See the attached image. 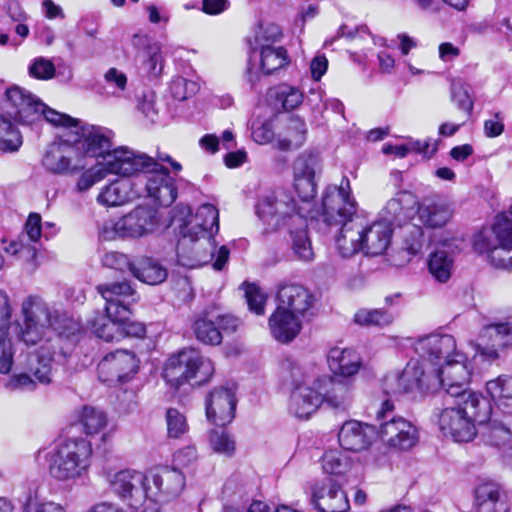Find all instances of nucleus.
Returning <instances> with one entry per match:
<instances>
[{
    "mask_svg": "<svg viewBox=\"0 0 512 512\" xmlns=\"http://www.w3.org/2000/svg\"><path fill=\"white\" fill-rule=\"evenodd\" d=\"M144 68L146 71L157 77L163 70V57L161 55V47L158 43L149 46L148 52L145 54Z\"/></svg>",
    "mask_w": 512,
    "mask_h": 512,
    "instance_id": "obj_60",
    "label": "nucleus"
},
{
    "mask_svg": "<svg viewBox=\"0 0 512 512\" xmlns=\"http://www.w3.org/2000/svg\"><path fill=\"white\" fill-rule=\"evenodd\" d=\"M428 243L421 226L408 223L403 227V249L409 255L416 256L423 253Z\"/></svg>",
    "mask_w": 512,
    "mask_h": 512,
    "instance_id": "obj_47",
    "label": "nucleus"
},
{
    "mask_svg": "<svg viewBox=\"0 0 512 512\" xmlns=\"http://www.w3.org/2000/svg\"><path fill=\"white\" fill-rule=\"evenodd\" d=\"M303 319L276 305L275 310L269 316L268 327L274 339L281 343H289L301 332Z\"/></svg>",
    "mask_w": 512,
    "mask_h": 512,
    "instance_id": "obj_28",
    "label": "nucleus"
},
{
    "mask_svg": "<svg viewBox=\"0 0 512 512\" xmlns=\"http://www.w3.org/2000/svg\"><path fill=\"white\" fill-rule=\"evenodd\" d=\"M198 459V453L194 446L189 445L177 450L172 459L173 468H178L181 471L192 467Z\"/></svg>",
    "mask_w": 512,
    "mask_h": 512,
    "instance_id": "obj_61",
    "label": "nucleus"
},
{
    "mask_svg": "<svg viewBox=\"0 0 512 512\" xmlns=\"http://www.w3.org/2000/svg\"><path fill=\"white\" fill-rule=\"evenodd\" d=\"M255 209L267 231L305 225V218L300 214L296 200L289 191L282 188L261 195Z\"/></svg>",
    "mask_w": 512,
    "mask_h": 512,
    "instance_id": "obj_7",
    "label": "nucleus"
},
{
    "mask_svg": "<svg viewBox=\"0 0 512 512\" xmlns=\"http://www.w3.org/2000/svg\"><path fill=\"white\" fill-rule=\"evenodd\" d=\"M351 460L342 451L329 450L322 457V467L327 474L340 475L348 471Z\"/></svg>",
    "mask_w": 512,
    "mask_h": 512,
    "instance_id": "obj_51",
    "label": "nucleus"
},
{
    "mask_svg": "<svg viewBox=\"0 0 512 512\" xmlns=\"http://www.w3.org/2000/svg\"><path fill=\"white\" fill-rule=\"evenodd\" d=\"M475 501L478 512H508L509 510L499 485L493 482L477 486Z\"/></svg>",
    "mask_w": 512,
    "mask_h": 512,
    "instance_id": "obj_37",
    "label": "nucleus"
},
{
    "mask_svg": "<svg viewBox=\"0 0 512 512\" xmlns=\"http://www.w3.org/2000/svg\"><path fill=\"white\" fill-rule=\"evenodd\" d=\"M505 421L497 418L486 419L483 437L489 445L501 446L510 442L512 437V416L505 415Z\"/></svg>",
    "mask_w": 512,
    "mask_h": 512,
    "instance_id": "obj_42",
    "label": "nucleus"
},
{
    "mask_svg": "<svg viewBox=\"0 0 512 512\" xmlns=\"http://www.w3.org/2000/svg\"><path fill=\"white\" fill-rule=\"evenodd\" d=\"M96 290L105 300L104 313L96 311L87 325L97 338L119 342L124 339L123 321L132 315V306L139 296L127 281L100 284Z\"/></svg>",
    "mask_w": 512,
    "mask_h": 512,
    "instance_id": "obj_3",
    "label": "nucleus"
},
{
    "mask_svg": "<svg viewBox=\"0 0 512 512\" xmlns=\"http://www.w3.org/2000/svg\"><path fill=\"white\" fill-rule=\"evenodd\" d=\"M196 83L183 77H175L170 84L172 96L179 101L187 99L195 92Z\"/></svg>",
    "mask_w": 512,
    "mask_h": 512,
    "instance_id": "obj_62",
    "label": "nucleus"
},
{
    "mask_svg": "<svg viewBox=\"0 0 512 512\" xmlns=\"http://www.w3.org/2000/svg\"><path fill=\"white\" fill-rule=\"evenodd\" d=\"M432 369L420 360L411 359L401 373L386 377L385 384L394 394L412 391H435L432 383Z\"/></svg>",
    "mask_w": 512,
    "mask_h": 512,
    "instance_id": "obj_16",
    "label": "nucleus"
},
{
    "mask_svg": "<svg viewBox=\"0 0 512 512\" xmlns=\"http://www.w3.org/2000/svg\"><path fill=\"white\" fill-rule=\"evenodd\" d=\"M23 324L20 326V339L26 345H39L29 355L28 368L42 384L51 382L54 336L71 337L80 333V324L72 318L53 312L40 297L30 295L21 305Z\"/></svg>",
    "mask_w": 512,
    "mask_h": 512,
    "instance_id": "obj_1",
    "label": "nucleus"
},
{
    "mask_svg": "<svg viewBox=\"0 0 512 512\" xmlns=\"http://www.w3.org/2000/svg\"><path fill=\"white\" fill-rule=\"evenodd\" d=\"M106 176L105 171L98 162L94 167H91L80 175L77 181V189L80 192H85L93 185L103 180Z\"/></svg>",
    "mask_w": 512,
    "mask_h": 512,
    "instance_id": "obj_59",
    "label": "nucleus"
},
{
    "mask_svg": "<svg viewBox=\"0 0 512 512\" xmlns=\"http://www.w3.org/2000/svg\"><path fill=\"white\" fill-rule=\"evenodd\" d=\"M6 99L15 108V120L22 124H33L44 119L54 126L76 127L78 120L46 106L31 92L19 86L6 90Z\"/></svg>",
    "mask_w": 512,
    "mask_h": 512,
    "instance_id": "obj_8",
    "label": "nucleus"
},
{
    "mask_svg": "<svg viewBox=\"0 0 512 512\" xmlns=\"http://www.w3.org/2000/svg\"><path fill=\"white\" fill-rule=\"evenodd\" d=\"M147 173H150L145 184L148 196L160 206H170L177 198L174 179L169 175L167 169L161 167L158 162L156 169L148 170Z\"/></svg>",
    "mask_w": 512,
    "mask_h": 512,
    "instance_id": "obj_27",
    "label": "nucleus"
},
{
    "mask_svg": "<svg viewBox=\"0 0 512 512\" xmlns=\"http://www.w3.org/2000/svg\"><path fill=\"white\" fill-rule=\"evenodd\" d=\"M172 223L178 230L177 262L194 269L210 263L220 271L229 259L230 251L222 245L216 250L215 235L219 231V212L212 204H202L195 214L188 206L178 205L174 209Z\"/></svg>",
    "mask_w": 512,
    "mask_h": 512,
    "instance_id": "obj_2",
    "label": "nucleus"
},
{
    "mask_svg": "<svg viewBox=\"0 0 512 512\" xmlns=\"http://www.w3.org/2000/svg\"><path fill=\"white\" fill-rule=\"evenodd\" d=\"M354 322L361 326L383 327L393 322V315L382 309H359L354 315Z\"/></svg>",
    "mask_w": 512,
    "mask_h": 512,
    "instance_id": "obj_50",
    "label": "nucleus"
},
{
    "mask_svg": "<svg viewBox=\"0 0 512 512\" xmlns=\"http://www.w3.org/2000/svg\"><path fill=\"white\" fill-rule=\"evenodd\" d=\"M131 273L135 278L149 285L163 283L168 277V270L158 260L151 257H140L133 262Z\"/></svg>",
    "mask_w": 512,
    "mask_h": 512,
    "instance_id": "obj_38",
    "label": "nucleus"
},
{
    "mask_svg": "<svg viewBox=\"0 0 512 512\" xmlns=\"http://www.w3.org/2000/svg\"><path fill=\"white\" fill-rule=\"evenodd\" d=\"M351 188L347 177L339 187L327 189L322 199V216L328 226H338L355 219L356 202L350 196Z\"/></svg>",
    "mask_w": 512,
    "mask_h": 512,
    "instance_id": "obj_14",
    "label": "nucleus"
},
{
    "mask_svg": "<svg viewBox=\"0 0 512 512\" xmlns=\"http://www.w3.org/2000/svg\"><path fill=\"white\" fill-rule=\"evenodd\" d=\"M109 487L132 508H137L147 499V473L125 469L110 475Z\"/></svg>",
    "mask_w": 512,
    "mask_h": 512,
    "instance_id": "obj_18",
    "label": "nucleus"
},
{
    "mask_svg": "<svg viewBox=\"0 0 512 512\" xmlns=\"http://www.w3.org/2000/svg\"><path fill=\"white\" fill-rule=\"evenodd\" d=\"M491 414V406L480 394H464L462 398H444V408L436 413L444 436L455 442H469L477 434L476 425H483Z\"/></svg>",
    "mask_w": 512,
    "mask_h": 512,
    "instance_id": "obj_4",
    "label": "nucleus"
},
{
    "mask_svg": "<svg viewBox=\"0 0 512 512\" xmlns=\"http://www.w3.org/2000/svg\"><path fill=\"white\" fill-rule=\"evenodd\" d=\"M315 384L321 390L323 403L337 410H346L350 406V388L344 382L323 376L316 378Z\"/></svg>",
    "mask_w": 512,
    "mask_h": 512,
    "instance_id": "obj_32",
    "label": "nucleus"
},
{
    "mask_svg": "<svg viewBox=\"0 0 512 512\" xmlns=\"http://www.w3.org/2000/svg\"><path fill=\"white\" fill-rule=\"evenodd\" d=\"M138 194L131 181L115 180L101 189L97 202L103 206L116 207L134 200Z\"/></svg>",
    "mask_w": 512,
    "mask_h": 512,
    "instance_id": "obj_36",
    "label": "nucleus"
},
{
    "mask_svg": "<svg viewBox=\"0 0 512 512\" xmlns=\"http://www.w3.org/2000/svg\"><path fill=\"white\" fill-rule=\"evenodd\" d=\"M282 29L275 23H262L255 32V43L262 48L263 45H274L282 38Z\"/></svg>",
    "mask_w": 512,
    "mask_h": 512,
    "instance_id": "obj_55",
    "label": "nucleus"
},
{
    "mask_svg": "<svg viewBox=\"0 0 512 512\" xmlns=\"http://www.w3.org/2000/svg\"><path fill=\"white\" fill-rule=\"evenodd\" d=\"M270 99L274 100L276 107H281L284 111L296 109L303 103V92L295 86L281 84L269 90Z\"/></svg>",
    "mask_w": 512,
    "mask_h": 512,
    "instance_id": "obj_43",
    "label": "nucleus"
},
{
    "mask_svg": "<svg viewBox=\"0 0 512 512\" xmlns=\"http://www.w3.org/2000/svg\"><path fill=\"white\" fill-rule=\"evenodd\" d=\"M78 421L84 433L88 436L99 434L108 424L106 413L101 409L91 406H84L81 409Z\"/></svg>",
    "mask_w": 512,
    "mask_h": 512,
    "instance_id": "obj_46",
    "label": "nucleus"
},
{
    "mask_svg": "<svg viewBox=\"0 0 512 512\" xmlns=\"http://www.w3.org/2000/svg\"><path fill=\"white\" fill-rule=\"evenodd\" d=\"M480 340L500 350L512 346V324L499 323L485 326L480 332Z\"/></svg>",
    "mask_w": 512,
    "mask_h": 512,
    "instance_id": "obj_44",
    "label": "nucleus"
},
{
    "mask_svg": "<svg viewBox=\"0 0 512 512\" xmlns=\"http://www.w3.org/2000/svg\"><path fill=\"white\" fill-rule=\"evenodd\" d=\"M23 512H66L64 507L53 501H42L37 496L28 495L24 504Z\"/></svg>",
    "mask_w": 512,
    "mask_h": 512,
    "instance_id": "obj_58",
    "label": "nucleus"
},
{
    "mask_svg": "<svg viewBox=\"0 0 512 512\" xmlns=\"http://www.w3.org/2000/svg\"><path fill=\"white\" fill-rule=\"evenodd\" d=\"M196 339L206 345H219L222 342V333L214 321L207 317H199L193 324Z\"/></svg>",
    "mask_w": 512,
    "mask_h": 512,
    "instance_id": "obj_48",
    "label": "nucleus"
},
{
    "mask_svg": "<svg viewBox=\"0 0 512 512\" xmlns=\"http://www.w3.org/2000/svg\"><path fill=\"white\" fill-rule=\"evenodd\" d=\"M73 148L65 142L52 143L42 160L43 166L53 174H68L77 170L71 163Z\"/></svg>",
    "mask_w": 512,
    "mask_h": 512,
    "instance_id": "obj_35",
    "label": "nucleus"
},
{
    "mask_svg": "<svg viewBox=\"0 0 512 512\" xmlns=\"http://www.w3.org/2000/svg\"><path fill=\"white\" fill-rule=\"evenodd\" d=\"M22 145V136L8 119L0 116V150L5 153L18 151Z\"/></svg>",
    "mask_w": 512,
    "mask_h": 512,
    "instance_id": "obj_49",
    "label": "nucleus"
},
{
    "mask_svg": "<svg viewBox=\"0 0 512 512\" xmlns=\"http://www.w3.org/2000/svg\"><path fill=\"white\" fill-rule=\"evenodd\" d=\"M440 244L446 250L434 252L429 259V270L431 274L440 282H446L451 275L453 260L448 252H460L465 247V240L462 237L445 238Z\"/></svg>",
    "mask_w": 512,
    "mask_h": 512,
    "instance_id": "obj_30",
    "label": "nucleus"
},
{
    "mask_svg": "<svg viewBox=\"0 0 512 512\" xmlns=\"http://www.w3.org/2000/svg\"><path fill=\"white\" fill-rule=\"evenodd\" d=\"M235 409V390L231 387L214 388L206 398L207 419L219 427H223L233 420Z\"/></svg>",
    "mask_w": 512,
    "mask_h": 512,
    "instance_id": "obj_23",
    "label": "nucleus"
},
{
    "mask_svg": "<svg viewBox=\"0 0 512 512\" xmlns=\"http://www.w3.org/2000/svg\"><path fill=\"white\" fill-rule=\"evenodd\" d=\"M307 125L299 116H291L283 133L279 134L275 147L281 151H290L300 148L306 141Z\"/></svg>",
    "mask_w": 512,
    "mask_h": 512,
    "instance_id": "obj_39",
    "label": "nucleus"
},
{
    "mask_svg": "<svg viewBox=\"0 0 512 512\" xmlns=\"http://www.w3.org/2000/svg\"><path fill=\"white\" fill-rule=\"evenodd\" d=\"M56 68L54 63L44 57H37L32 60L28 67V73L32 78L49 80L55 76Z\"/></svg>",
    "mask_w": 512,
    "mask_h": 512,
    "instance_id": "obj_57",
    "label": "nucleus"
},
{
    "mask_svg": "<svg viewBox=\"0 0 512 512\" xmlns=\"http://www.w3.org/2000/svg\"><path fill=\"white\" fill-rule=\"evenodd\" d=\"M414 350L429 369L437 368L457 352L456 340L449 334L433 333L420 337L414 343Z\"/></svg>",
    "mask_w": 512,
    "mask_h": 512,
    "instance_id": "obj_19",
    "label": "nucleus"
},
{
    "mask_svg": "<svg viewBox=\"0 0 512 512\" xmlns=\"http://www.w3.org/2000/svg\"><path fill=\"white\" fill-rule=\"evenodd\" d=\"M139 359L132 351L116 350L108 353L98 364V377L103 383L113 385L130 380L139 369Z\"/></svg>",
    "mask_w": 512,
    "mask_h": 512,
    "instance_id": "obj_17",
    "label": "nucleus"
},
{
    "mask_svg": "<svg viewBox=\"0 0 512 512\" xmlns=\"http://www.w3.org/2000/svg\"><path fill=\"white\" fill-rule=\"evenodd\" d=\"M377 438V427L357 420L346 421L338 432L340 446L352 452L368 449Z\"/></svg>",
    "mask_w": 512,
    "mask_h": 512,
    "instance_id": "obj_25",
    "label": "nucleus"
},
{
    "mask_svg": "<svg viewBox=\"0 0 512 512\" xmlns=\"http://www.w3.org/2000/svg\"><path fill=\"white\" fill-rule=\"evenodd\" d=\"M101 261L103 266L118 271L126 269L131 271V266L133 265V262L125 254L116 251L106 252Z\"/></svg>",
    "mask_w": 512,
    "mask_h": 512,
    "instance_id": "obj_64",
    "label": "nucleus"
},
{
    "mask_svg": "<svg viewBox=\"0 0 512 512\" xmlns=\"http://www.w3.org/2000/svg\"><path fill=\"white\" fill-rule=\"evenodd\" d=\"M486 391L496 407L508 417H512V376L500 375L486 383Z\"/></svg>",
    "mask_w": 512,
    "mask_h": 512,
    "instance_id": "obj_40",
    "label": "nucleus"
},
{
    "mask_svg": "<svg viewBox=\"0 0 512 512\" xmlns=\"http://www.w3.org/2000/svg\"><path fill=\"white\" fill-rule=\"evenodd\" d=\"M91 455L92 445L87 439H66L50 452L49 473L59 481L78 479L86 474Z\"/></svg>",
    "mask_w": 512,
    "mask_h": 512,
    "instance_id": "obj_6",
    "label": "nucleus"
},
{
    "mask_svg": "<svg viewBox=\"0 0 512 512\" xmlns=\"http://www.w3.org/2000/svg\"><path fill=\"white\" fill-rule=\"evenodd\" d=\"M341 225L339 235L336 237V247L344 258L352 257L363 250V219L356 216L355 219Z\"/></svg>",
    "mask_w": 512,
    "mask_h": 512,
    "instance_id": "obj_31",
    "label": "nucleus"
},
{
    "mask_svg": "<svg viewBox=\"0 0 512 512\" xmlns=\"http://www.w3.org/2000/svg\"><path fill=\"white\" fill-rule=\"evenodd\" d=\"M165 419L169 438L179 439L189 431L187 418L178 409H167Z\"/></svg>",
    "mask_w": 512,
    "mask_h": 512,
    "instance_id": "obj_52",
    "label": "nucleus"
},
{
    "mask_svg": "<svg viewBox=\"0 0 512 512\" xmlns=\"http://www.w3.org/2000/svg\"><path fill=\"white\" fill-rule=\"evenodd\" d=\"M209 443L212 450L219 454L232 456L235 451V442L223 427L210 432Z\"/></svg>",
    "mask_w": 512,
    "mask_h": 512,
    "instance_id": "obj_54",
    "label": "nucleus"
},
{
    "mask_svg": "<svg viewBox=\"0 0 512 512\" xmlns=\"http://www.w3.org/2000/svg\"><path fill=\"white\" fill-rule=\"evenodd\" d=\"M246 302L250 311L257 315H263L267 296L255 284L244 283L243 285Z\"/></svg>",
    "mask_w": 512,
    "mask_h": 512,
    "instance_id": "obj_56",
    "label": "nucleus"
},
{
    "mask_svg": "<svg viewBox=\"0 0 512 512\" xmlns=\"http://www.w3.org/2000/svg\"><path fill=\"white\" fill-rule=\"evenodd\" d=\"M261 70L270 75L289 63L287 51L282 46L263 45L260 48Z\"/></svg>",
    "mask_w": 512,
    "mask_h": 512,
    "instance_id": "obj_45",
    "label": "nucleus"
},
{
    "mask_svg": "<svg viewBox=\"0 0 512 512\" xmlns=\"http://www.w3.org/2000/svg\"><path fill=\"white\" fill-rule=\"evenodd\" d=\"M296 231L290 230L292 237V249L299 259L303 261H310L314 257L311 242L308 238L307 231L304 226H297Z\"/></svg>",
    "mask_w": 512,
    "mask_h": 512,
    "instance_id": "obj_53",
    "label": "nucleus"
},
{
    "mask_svg": "<svg viewBox=\"0 0 512 512\" xmlns=\"http://www.w3.org/2000/svg\"><path fill=\"white\" fill-rule=\"evenodd\" d=\"M327 362L331 372L343 378L357 374L362 364L356 351L342 347L331 348L327 354Z\"/></svg>",
    "mask_w": 512,
    "mask_h": 512,
    "instance_id": "obj_33",
    "label": "nucleus"
},
{
    "mask_svg": "<svg viewBox=\"0 0 512 512\" xmlns=\"http://www.w3.org/2000/svg\"><path fill=\"white\" fill-rule=\"evenodd\" d=\"M413 197L410 193L401 191L391 198L382 210L383 220L390 227L392 224L401 226L411 215L410 205Z\"/></svg>",
    "mask_w": 512,
    "mask_h": 512,
    "instance_id": "obj_41",
    "label": "nucleus"
},
{
    "mask_svg": "<svg viewBox=\"0 0 512 512\" xmlns=\"http://www.w3.org/2000/svg\"><path fill=\"white\" fill-rule=\"evenodd\" d=\"M147 499L167 502L180 496L186 486L185 472L161 466L147 472Z\"/></svg>",
    "mask_w": 512,
    "mask_h": 512,
    "instance_id": "obj_15",
    "label": "nucleus"
},
{
    "mask_svg": "<svg viewBox=\"0 0 512 512\" xmlns=\"http://www.w3.org/2000/svg\"><path fill=\"white\" fill-rule=\"evenodd\" d=\"M434 390L442 388L444 398H462L464 394H477L467 388L472 366L467 357L457 351L439 367L432 369Z\"/></svg>",
    "mask_w": 512,
    "mask_h": 512,
    "instance_id": "obj_12",
    "label": "nucleus"
},
{
    "mask_svg": "<svg viewBox=\"0 0 512 512\" xmlns=\"http://www.w3.org/2000/svg\"><path fill=\"white\" fill-rule=\"evenodd\" d=\"M275 299L277 306L305 319L312 315L316 301L314 294L307 287L290 281L278 284Z\"/></svg>",
    "mask_w": 512,
    "mask_h": 512,
    "instance_id": "obj_20",
    "label": "nucleus"
},
{
    "mask_svg": "<svg viewBox=\"0 0 512 512\" xmlns=\"http://www.w3.org/2000/svg\"><path fill=\"white\" fill-rule=\"evenodd\" d=\"M418 219L427 228L444 227L453 216V209L448 201L434 196L424 198L417 209Z\"/></svg>",
    "mask_w": 512,
    "mask_h": 512,
    "instance_id": "obj_29",
    "label": "nucleus"
},
{
    "mask_svg": "<svg viewBox=\"0 0 512 512\" xmlns=\"http://www.w3.org/2000/svg\"><path fill=\"white\" fill-rule=\"evenodd\" d=\"M473 249L494 267L512 270V205L497 216L491 229H482L474 236Z\"/></svg>",
    "mask_w": 512,
    "mask_h": 512,
    "instance_id": "obj_5",
    "label": "nucleus"
},
{
    "mask_svg": "<svg viewBox=\"0 0 512 512\" xmlns=\"http://www.w3.org/2000/svg\"><path fill=\"white\" fill-rule=\"evenodd\" d=\"M104 80L108 87L113 89L110 92L112 95H119L120 92H123L126 89L128 81L126 74L114 67L109 68L105 72Z\"/></svg>",
    "mask_w": 512,
    "mask_h": 512,
    "instance_id": "obj_63",
    "label": "nucleus"
},
{
    "mask_svg": "<svg viewBox=\"0 0 512 512\" xmlns=\"http://www.w3.org/2000/svg\"><path fill=\"white\" fill-rule=\"evenodd\" d=\"M99 163L106 175L114 174L122 177L147 173L148 170H155L157 166V161L152 157L126 146L111 149Z\"/></svg>",
    "mask_w": 512,
    "mask_h": 512,
    "instance_id": "obj_13",
    "label": "nucleus"
},
{
    "mask_svg": "<svg viewBox=\"0 0 512 512\" xmlns=\"http://www.w3.org/2000/svg\"><path fill=\"white\" fill-rule=\"evenodd\" d=\"M159 226L157 211L150 206H137L118 219H109L99 227L103 240L141 238L153 233Z\"/></svg>",
    "mask_w": 512,
    "mask_h": 512,
    "instance_id": "obj_10",
    "label": "nucleus"
},
{
    "mask_svg": "<svg viewBox=\"0 0 512 512\" xmlns=\"http://www.w3.org/2000/svg\"><path fill=\"white\" fill-rule=\"evenodd\" d=\"M214 364L195 349H184L171 356L165 364L163 377L173 386L184 382L200 386L210 380L214 373Z\"/></svg>",
    "mask_w": 512,
    "mask_h": 512,
    "instance_id": "obj_9",
    "label": "nucleus"
},
{
    "mask_svg": "<svg viewBox=\"0 0 512 512\" xmlns=\"http://www.w3.org/2000/svg\"><path fill=\"white\" fill-rule=\"evenodd\" d=\"M115 134L112 130L96 125H85L81 127L78 148L90 157L104 159L106 153L113 147Z\"/></svg>",
    "mask_w": 512,
    "mask_h": 512,
    "instance_id": "obj_26",
    "label": "nucleus"
},
{
    "mask_svg": "<svg viewBox=\"0 0 512 512\" xmlns=\"http://www.w3.org/2000/svg\"><path fill=\"white\" fill-rule=\"evenodd\" d=\"M393 410L394 405L390 400L382 403L380 410L376 414V418L379 421L377 437L391 448L407 451L418 443L419 431L407 419L392 415Z\"/></svg>",
    "mask_w": 512,
    "mask_h": 512,
    "instance_id": "obj_11",
    "label": "nucleus"
},
{
    "mask_svg": "<svg viewBox=\"0 0 512 512\" xmlns=\"http://www.w3.org/2000/svg\"><path fill=\"white\" fill-rule=\"evenodd\" d=\"M312 502L320 512H347L349 501L341 484L327 476L311 486Z\"/></svg>",
    "mask_w": 512,
    "mask_h": 512,
    "instance_id": "obj_21",
    "label": "nucleus"
},
{
    "mask_svg": "<svg viewBox=\"0 0 512 512\" xmlns=\"http://www.w3.org/2000/svg\"><path fill=\"white\" fill-rule=\"evenodd\" d=\"M320 166L318 153L306 150L300 153L293 162L294 187L303 201L314 198L316 170Z\"/></svg>",
    "mask_w": 512,
    "mask_h": 512,
    "instance_id": "obj_22",
    "label": "nucleus"
},
{
    "mask_svg": "<svg viewBox=\"0 0 512 512\" xmlns=\"http://www.w3.org/2000/svg\"><path fill=\"white\" fill-rule=\"evenodd\" d=\"M323 403L321 390L315 384V379H304L298 383L290 396L289 410L297 418L308 419Z\"/></svg>",
    "mask_w": 512,
    "mask_h": 512,
    "instance_id": "obj_24",
    "label": "nucleus"
},
{
    "mask_svg": "<svg viewBox=\"0 0 512 512\" xmlns=\"http://www.w3.org/2000/svg\"><path fill=\"white\" fill-rule=\"evenodd\" d=\"M392 229L382 221H375L370 225L363 223V250L366 255H380L387 249L391 239Z\"/></svg>",
    "mask_w": 512,
    "mask_h": 512,
    "instance_id": "obj_34",
    "label": "nucleus"
}]
</instances>
